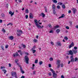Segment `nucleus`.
<instances>
[{"instance_id":"nucleus-1","label":"nucleus","mask_w":78,"mask_h":78,"mask_svg":"<svg viewBox=\"0 0 78 78\" xmlns=\"http://www.w3.org/2000/svg\"><path fill=\"white\" fill-rule=\"evenodd\" d=\"M34 22L37 28H38L40 29L42 28H44V26H42L41 27V25L38 24V23H37L38 22V21H37V20H34Z\"/></svg>"},{"instance_id":"nucleus-2","label":"nucleus","mask_w":78,"mask_h":78,"mask_svg":"<svg viewBox=\"0 0 78 78\" xmlns=\"http://www.w3.org/2000/svg\"><path fill=\"white\" fill-rule=\"evenodd\" d=\"M50 70L53 73V76L54 78H56V76H57V74L55 73V72L54 70H53V69H51Z\"/></svg>"},{"instance_id":"nucleus-3","label":"nucleus","mask_w":78,"mask_h":78,"mask_svg":"<svg viewBox=\"0 0 78 78\" xmlns=\"http://www.w3.org/2000/svg\"><path fill=\"white\" fill-rule=\"evenodd\" d=\"M25 60L26 61V63L27 64H28V61H29V58L28 57V56H25L24 57Z\"/></svg>"},{"instance_id":"nucleus-4","label":"nucleus","mask_w":78,"mask_h":78,"mask_svg":"<svg viewBox=\"0 0 78 78\" xmlns=\"http://www.w3.org/2000/svg\"><path fill=\"white\" fill-rule=\"evenodd\" d=\"M60 63H61V61L57 60L56 64L57 66H58L57 67V68H59L60 67Z\"/></svg>"},{"instance_id":"nucleus-5","label":"nucleus","mask_w":78,"mask_h":78,"mask_svg":"<svg viewBox=\"0 0 78 78\" xmlns=\"http://www.w3.org/2000/svg\"><path fill=\"white\" fill-rule=\"evenodd\" d=\"M73 55H71L70 57V58L71 59L70 62H74L75 61V58L73 57Z\"/></svg>"},{"instance_id":"nucleus-6","label":"nucleus","mask_w":78,"mask_h":78,"mask_svg":"<svg viewBox=\"0 0 78 78\" xmlns=\"http://www.w3.org/2000/svg\"><path fill=\"white\" fill-rule=\"evenodd\" d=\"M13 56L14 58H16V56H19V54H18V53H17V52H16V53L13 54Z\"/></svg>"},{"instance_id":"nucleus-7","label":"nucleus","mask_w":78,"mask_h":78,"mask_svg":"<svg viewBox=\"0 0 78 78\" xmlns=\"http://www.w3.org/2000/svg\"><path fill=\"white\" fill-rule=\"evenodd\" d=\"M20 69L21 70V72L23 74V73H25V72L24 71H23V69H22V67L21 66H20Z\"/></svg>"},{"instance_id":"nucleus-8","label":"nucleus","mask_w":78,"mask_h":78,"mask_svg":"<svg viewBox=\"0 0 78 78\" xmlns=\"http://www.w3.org/2000/svg\"><path fill=\"white\" fill-rule=\"evenodd\" d=\"M74 46V44H73V42H72L71 44L69 45V48H70L72 47H73Z\"/></svg>"},{"instance_id":"nucleus-9","label":"nucleus","mask_w":78,"mask_h":78,"mask_svg":"<svg viewBox=\"0 0 78 78\" xmlns=\"http://www.w3.org/2000/svg\"><path fill=\"white\" fill-rule=\"evenodd\" d=\"M69 55H71V56H73V51H72V50H70L69 51Z\"/></svg>"},{"instance_id":"nucleus-10","label":"nucleus","mask_w":78,"mask_h":78,"mask_svg":"<svg viewBox=\"0 0 78 78\" xmlns=\"http://www.w3.org/2000/svg\"><path fill=\"white\" fill-rule=\"evenodd\" d=\"M17 31L18 33H19V34H22V33H23V32H22V31L20 30H17Z\"/></svg>"},{"instance_id":"nucleus-11","label":"nucleus","mask_w":78,"mask_h":78,"mask_svg":"<svg viewBox=\"0 0 78 78\" xmlns=\"http://www.w3.org/2000/svg\"><path fill=\"white\" fill-rule=\"evenodd\" d=\"M11 75L12 76H14L17 75V73H16V72H14L13 73H12Z\"/></svg>"},{"instance_id":"nucleus-12","label":"nucleus","mask_w":78,"mask_h":78,"mask_svg":"<svg viewBox=\"0 0 78 78\" xmlns=\"http://www.w3.org/2000/svg\"><path fill=\"white\" fill-rule=\"evenodd\" d=\"M29 17L30 19H32V18H33V14H32V13H30V14Z\"/></svg>"},{"instance_id":"nucleus-13","label":"nucleus","mask_w":78,"mask_h":78,"mask_svg":"<svg viewBox=\"0 0 78 78\" xmlns=\"http://www.w3.org/2000/svg\"><path fill=\"white\" fill-rule=\"evenodd\" d=\"M9 39L10 40H13L14 39V37L13 36H11L9 37Z\"/></svg>"},{"instance_id":"nucleus-14","label":"nucleus","mask_w":78,"mask_h":78,"mask_svg":"<svg viewBox=\"0 0 78 78\" xmlns=\"http://www.w3.org/2000/svg\"><path fill=\"white\" fill-rule=\"evenodd\" d=\"M72 51H73L75 54L77 53V50H76L73 49L72 50Z\"/></svg>"},{"instance_id":"nucleus-15","label":"nucleus","mask_w":78,"mask_h":78,"mask_svg":"<svg viewBox=\"0 0 78 78\" xmlns=\"http://www.w3.org/2000/svg\"><path fill=\"white\" fill-rule=\"evenodd\" d=\"M73 12L74 14H75V12H76V9H75L73 8L72 9Z\"/></svg>"},{"instance_id":"nucleus-16","label":"nucleus","mask_w":78,"mask_h":78,"mask_svg":"<svg viewBox=\"0 0 78 78\" xmlns=\"http://www.w3.org/2000/svg\"><path fill=\"white\" fill-rule=\"evenodd\" d=\"M40 16H42V17H45V15L44 13H41L40 14Z\"/></svg>"},{"instance_id":"nucleus-17","label":"nucleus","mask_w":78,"mask_h":78,"mask_svg":"<svg viewBox=\"0 0 78 78\" xmlns=\"http://www.w3.org/2000/svg\"><path fill=\"white\" fill-rule=\"evenodd\" d=\"M52 9L53 10H56V8H55V5H52Z\"/></svg>"},{"instance_id":"nucleus-18","label":"nucleus","mask_w":78,"mask_h":78,"mask_svg":"<svg viewBox=\"0 0 78 78\" xmlns=\"http://www.w3.org/2000/svg\"><path fill=\"white\" fill-rule=\"evenodd\" d=\"M65 17V15H64V14H62L61 16H60L58 19H61V18H63V17Z\"/></svg>"},{"instance_id":"nucleus-19","label":"nucleus","mask_w":78,"mask_h":78,"mask_svg":"<svg viewBox=\"0 0 78 78\" xmlns=\"http://www.w3.org/2000/svg\"><path fill=\"white\" fill-rule=\"evenodd\" d=\"M56 32L57 33V34H58L60 32V30H59V29H58L57 30H56Z\"/></svg>"},{"instance_id":"nucleus-20","label":"nucleus","mask_w":78,"mask_h":78,"mask_svg":"<svg viewBox=\"0 0 78 78\" xmlns=\"http://www.w3.org/2000/svg\"><path fill=\"white\" fill-rule=\"evenodd\" d=\"M59 26L58 25L56 26H54V29H56V28H59Z\"/></svg>"},{"instance_id":"nucleus-21","label":"nucleus","mask_w":78,"mask_h":78,"mask_svg":"<svg viewBox=\"0 0 78 78\" xmlns=\"http://www.w3.org/2000/svg\"><path fill=\"white\" fill-rule=\"evenodd\" d=\"M2 71L3 72H4V73L5 74L6 72H7V71H6V70L5 69H3L2 70Z\"/></svg>"},{"instance_id":"nucleus-22","label":"nucleus","mask_w":78,"mask_h":78,"mask_svg":"<svg viewBox=\"0 0 78 78\" xmlns=\"http://www.w3.org/2000/svg\"><path fill=\"white\" fill-rule=\"evenodd\" d=\"M57 45H58V46H61V43L60 42H58L57 43Z\"/></svg>"},{"instance_id":"nucleus-23","label":"nucleus","mask_w":78,"mask_h":78,"mask_svg":"<svg viewBox=\"0 0 78 78\" xmlns=\"http://www.w3.org/2000/svg\"><path fill=\"white\" fill-rule=\"evenodd\" d=\"M52 1L53 3H58V1L56 0H52Z\"/></svg>"},{"instance_id":"nucleus-24","label":"nucleus","mask_w":78,"mask_h":78,"mask_svg":"<svg viewBox=\"0 0 78 78\" xmlns=\"http://www.w3.org/2000/svg\"><path fill=\"white\" fill-rule=\"evenodd\" d=\"M26 13V14H28L29 12V11H28V9H27L25 10Z\"/></svg>"},{"instance_id":"nucleus-25","label":"nucleus","mask_w":78,"mask_h":78,"mask_svg":"<svg viewBox=\"0 0 78 78\" xmlns=\"http://www.w3.org/2000/svg\"><path fill=\"white\" fill-rule=\"evenodd\" d=\"M18 52H19L20 53L21 55H22V52H21V50H18Z\"/></svg>"},{"instance_id":"nucleus-26","label":"nucleus","mask_w":78,"mask_h":78,"mask_svg":"<svg viewBox=\"0 0 78 78\" xmlns=\"http://www.w3.org/2000/svg\"><path fill=\"white\" fill-rule=\"evenodd\" d=\"M62 7L63 9H65L66 8V6L65 5L63 4L62 6Z\"/></svg>"},{"instance_id":"nucleus-27","label":"nucleus","mask_w":78,"mask_h":78,"mask_svg":"<svg viewBox=\"0 0 78 78\" xmlns=\"http://www.w3.org/2000/svg\"><path fill=\"white\" fill-rule=\"evenodd\" d=\"M33 41H34V42H35V43H36V42H37V40L36 39H34L33 40Z\"/></svg>"},{"instance_id":"nucleus-28","label":"nucleus","mask_w":78,"mask_h":78,"mask_svg":"<svg viewBox=\"0 0 78 78\" xmlns=\"http://www.w3.org/2000/svg\"><path fill=\"white\" fill-rule=\"evenodd\" d=\"M62 4H63L61 2H59L58 3V5H60L61 6V5H62Z\"/></svg>"},{"instance_id":"nucleus-29","label":"nucleus","mask_w":78,"mask_h":78,"mask_svg":"<svg viewBox=\"0 0 78 78\" xmlns=\"http://www.w3.org/2000/svg\"><path fill=\"white\" fill-rule=\"evenodd\" d=\"M1 17H5V14H3V13H2L1 14Z\"/></svg>"},{"instance_id":"nucleus-30","label":"nucleus","mask_w":78,"mask_h":78,"mask_svg":"<svg viewBox=\"0 0 78 78\" xmlns=\"http://www.w3.org/2000/svg\"><path fill=\"white\" fill-rule=\"evenodd\" d=\"M11 25L12 26V25H13V24L12 23H9L8 24H7V26H8V25Z\"/></svg>"},{"instance_id":"nucleus-31","label":"nucleus","mask_w":78,"mask_h":78,"mask_svg":"<svg viewBox=\"0 0 78 78\" xmlns=\"http://www.w3.org/2000/svg\"><path fill=\"white\" fill-rule=\"evenodd\" d=\"M43 63V62L42 61H41L39 62V64L40 65H42V64Z\"/></svg>"},{"instance_id":"nucleus-32","label":"nucleus","mask_w":78,"mask_h":78,"mask_svg":"<svg viewBox=\"0 0 78 78\" xmlns=\"http://www.w3.org/2000/svg\"><path fill=\"white\" fill-rule=\"evenodd\" d=\"M64 39H65V40H66V41H67V40H68V39H69V38H67V37H65L64 38Z\"/></svg>"},{"instance_id":"nucleus-33","label":"nucleus","mask_w":78,"mask_h":78,"mask_svg":"<svg viewBox=\"0 0 78 78\" xmlns=\"http://www.w3.org/2000/svg\"><path fill=\"white\" fill-rule=\"evenodd\" d=\"M32 50V52L33 53H34L36 52V50Z\"/></svg>"},{"instance_id":"nucleus-34","label":"nucleus","mask_w":78,"mask_h":78,"mask_svg":"<svg viewBox=\"0 0 78 78\" xmlns=\"http://www.w3.org/2000/svg\"><path fill=\"white\" fill-rule=\"evenodd\" d=\"M55 11H56V10H53V14H56Z\"/></svg>"},{"instance_id":"nucleus-35","label":"nucleus","mask_w":78,"mask_h":78,"mask_svg":"<svg viewBox=\"0 0 78 78\" xmlns=\"http://www.w3.org/2000/svg\"><path fill=\"white\" fill-rule=\"evenodd\" d=\"M1 48L2 50L4 51V47L2 46H1Z\"/></svg>"},{"instance_id":"nucleus-36","label":"nucleus","mask_w":78,"mask_h":78,"mask_svg":"<svg viewBox=\"0 0 78 78\" xmlns=\"http://www.w3.org/2000/svg\"><path fill=\"white\" fill-rule=\"evenodd\" d=\"M22 45L23 47L24 48H25V47H26V46H25V44H23Z\"/></svg>"},{"instance_id":"nucleus-37","label":"nucleus","mask_w":78,"mask_h":78,"mask_svg":"<svg viewBox=\"0 0 78 78\" xmlns=\"http://www.w3.org/2000/svg\"><path fill=\"white\" fill-rule=\"evenodd\" d=\"M77 60H78V58L76 57L75 58V60H74L75 62H76V61H77Z\"/></svg>"},{"instance_id":"nucleus-38","label":"nucleus","mask_w":78,"mask_h":78,"mask_svg":"<svg viewBox=\"0 0 78 78\" xmlns=\"http://www.w3.org/2000/svg\"><path fill=\"white\" fill-rule=\"evenodd\" d=\"M2 31H3V33H5V32H6L5 30V29H2Z\"/></svg>"},{"instance_id":"nucleus-39","label":"nucleus","mask_w":78,"mask_h":78,"mask_svg":"<svg viewBox=\"0 0 78 78\" xmlns=\"http://www.w3.org/2000/svg\"><path fill=\"white\" fill-rule=\"evenodd\" d=\"M38 62V60H36L35 61V63H37Z\"/></svg>"},{"instance_id":"nucleus-40","label":"nucleus","mask_w":78,"mask_h":78,"mask_svg":"<svg viewBox=\"0 0 78 78\" xmlns=\"http://www.w3.org/2000/svg\"><path fill=\"white\" fill-rule=\"evenodd\" d=\"M8 47H9V45H5V48H8Z\"/></svg>"},{"instance_id":"nucleus-41","label":"nucleus","mask_w":78,"mask_h":78,"mask_svg":"<svg viewBox=\"0 0 78 78\" xmlns=\"http://www.w3.org/2000/svg\"><path fill=\"white\" fill-rule=\"evenodd\" d=\"M57 8L58 9H60V5H57Z\"/></svg>"},{"instance_id":"nucleus-42","label":"nucleus","mask_w":78,"mask_h":78,"mask_svg":"<svg viewBox=\"0 0 78 78\" xmlns=\"http://www.w3.org/2000/svg\"><path fill=\"white\" fill-rule=\"evenodd\" d=\"M36 48V46H34L33 48L32 49V50H33V49H35Z\"/></svg>"},{"instance_id":"nucleus-43","label":"nucleus","mask_w":78,"mask_h":78,"mask_svg":"<svg viewBox=\"0 0 78 78\" xmlns=\"http://www.w3.org/2000/svg\"><path fill=\"white\" fill-rule=\"evenodd\" d=\"M49 60L51 61H53V58H50Z\"/></svg>"},{"instance_id":"nucleus-44","label":"nucleus","mask_w":78,"mask_h":78,"mask_svg":"<svg viewBox=\"0 0 78 78\" xmlns=\"http://www.w3.org/2000/svg\"><path fill=\"white\" fill-rule=\"evenodd\" d=\"M51 45H54V43H53V42L51 41Z\"/></svg>"},{"instance_id":"nucleus-45","label":"nucleus","mask_w":78,"mask_h":78,"mask_svg":"<svg viewBox=\"0 0 78 78\" xmlns=\"http://www.w3.org/2000/svg\"><path fill=\"white\" fill-rule=\"evenodd\" d=\"M36 71H34L33 72V74L34 75H35L36 74Z\"/></svg>"},{"instance_id":"nucleus-46","label":"nucleus","mask_w":78,"mask_h":78,"mask_svg":"<svg viewBox=\"0 0 78 78\" xmlns=\"http://www.w3.org/2000/svg\"><path fill=\"white\" fill-rule=\"evenodd\" d=\"M26 19H28V15H26Z\"/></svg>"},{"instance_id":"nucleus-47","label":"nucleus","mask_w":78,"mask_h":78,"mask_svg":"<svg viewBox=\"0 0 78 78\" xmlns=\"http://www.w3.org/2000/svg\"><path fill=\"white\" fill-rule=\"evenodd\" d=\"M74 48L75 50H77V48L76 47H74Z\"/></svg>"},{"instance_id":"nucleus-48","label":"nucleus","mask_w":78,"mask_h":78,"mask_svg":"<svg viewBox=\"0 0 78 78\" xmlns=\"http://www.w3.org/2000/svg\"><path fill=\"white\" fill-rule=\"evenodd\" d=\"M14 12H12V13H11V16H13V15H14Z\"/></svg>"},{"instance_id":"nucleus-49","label":"nucleus","mask_w":78,"mask_h":78,"mask_svg":"<svg viewBox=\"0 0 78 78\" xmlns=\"http://www.w3.org/2000/svg\"><path fill=\"white\" fill-rule=\"evenodd\" d=\"M49 26L50 28H52V26H51V25L50 24H49Z\"/></svg>"},{"instance_id":"nucleus-50","label":"nucleus","mask_w":78,"mask_h":78,"mask_svg":"<svg viewBox=\"0 0 78 78\" xmlns=\"http://www.w3.org/2000/svg\"><path fill=\"white\" fill-rule=\"evenodd\" d=\"M71 12H71V10H70L69 11H68L69 14H70V13H71Z\"/></svg>"},{"instance_id":"nucleus-51","label":"nucleus","mask_w":78,"mask_h":78,"mask_svg":"<svg viewBox=\"0 0 78 78\" xmlns=\"http://www.w3.org/2000/svg\"><path fill=\"white\" fill-rule=\"evenodd\" d=\"M66 29H67V30H69V27H68V26H66Z\"/></svg>"},{"instance_id":"nucleus-52","label":"nucleus","mask_w":78,"mask_h":78,"mask_svg":"<svg viewBox=\"0 0 78 78\" xmlns=\"http://www.w3.org/2000/svg\"><path fill=\"white\" fill-rule=\"evenodd\" d=\"M9 14H12V11H10L9 12Z\"/></svg>"},{"instance_id":"nucleus-53","label":"nucleus","mask_w":78,"mask_h":78,"mask_svg":"<svg viewBox=\"0 0 78 78\" xmlns=\"http://www.w3.org/2000/svg\"><path fill=\"white\" fill-rule=\"evenodd\" d=\"M49 33H53V30H50L49 32Z\"/></svg>"},{"instance_id":"nucleus-54","label":"nucleus","mask_w":78,"mask_h":78,"mask_svg":"<svg viewBox=\"0 0 78 78\" xmlns=\"http://www.w3.org/2000/svg\"><path fill=\"white\" fill-rule=\"evenodd\" d=\"M61 78H64V76L63 75H62L61 76Z\"/></svg>"},{"instance_id":"nucleus-55","label":"nucleus","mask_w":78,"mask_h":78,"mask_svg":"<svg viewBox=\"0 0 78 78\" xmlns=\"http://www.w3.org/2000/svg\"><path fill=\"white\" fill-rule=\"evenodd\" d=\"M9 67H11V64L10 63H9Z\"/></svg>"},{"instance_id":"nucleus-56","label":"nucleus","mask_w":78,"mask_h":78,"mask_svg":"<svg viewBox=\"0 0 78 78\" xmlns=\"http://www.w3.org/2000/svg\"><path fill=\"white\" fill-rule=\"evenodd\" d=\"M25 54H26V55H29V54H28V52H26V53H25Z\"/></svg>"},{"instance_id":"nucleus-57","label":"nucleus","mask_w":78,"mask_h":78,"mask_svg":"<svg viewBox=\"0 0 78 78\" xmlns=\"http://www.w3.org/2000/svg\"><path fill=\"white\" fill-rule=\"evenodd\" d=\"M49 76H51V73H49Z\"/></svg>"},{"instance_id":"nucleus-58","label":"nucleus","mask_w":78,"mask_h":78,"mask_svg":"<svg viewBox=\"0 0 78 78\" xmlns=\"http://www.w3.org/2000/svg\"><path fill=\"white\" fill-rule=\"evenodd\" d=\"M61 67H62L63 66V64H61Z\"/></svg>"},{"instance_id":"nucleus-59","label":"nucleus","mask_w":78,"mask_h":78,"mask_svg":"<svg viewBox=\"0 0 78 78\" xmlns=\"http://www.w3.org/2000/svg\"><path fill=\"white\" fill-rule=\"evenodd\" d=\"M51 67V64H49V67Z\"/></svg>"},{"instance_id":"nucleus-60","label":"nucleus","mask_w":78,"mask_h":78,"mask_svg":"<svg viewBox=\"0 0 78 78\" xmlns=\"http://www.w3.org/2000/svg\"><path fill=\"white\" fill-rule=\"evenodd\" d=\"M20 34H17V36H20Z\"/></svg>"},{"instance_id":"nucleus-61","label":"nucleus","mask_w":78,"mask_h":78,"mask_svg":"<svg viewBox=\"0 0 78 78\" xmlns=\"http://www.w3.org/2000/svg\"><path fill=\"white\" fill-rule=\"evenodd\" d=\"M21 78H25V76H22L21 77Z\"/></svg>"},{"instance_id":"nucleus-62","label":"nucleus","mask_w":78,"mask_h":78,"mask_svg":"<svg viewBox=\"0 0 78 78\" xmlns=\"http://www.w3.org/2000/svg\"><path fill=\"white\" fill-rule=\"evenodd\" d=\"M14 76L15 77V78H18V77H17V75Z\"/></svg>"},{"instance_id":"nucleus-63","label":"nucleus","mask_w":78,"mask_h":78,"mask_svg":"<svg viewBox=\"0 0 78 78\" xmlns=\"http://www.w3.org/2000/svg\"><path fill=\"white\" fill-rule=\"evenodd\" d=\"M2 23V20H0V23Z\"/></svg>"},{"instance_id":"nucleus-64","label":"nucleus","mask_w":78,"mask_h":78,"mask_svg":"<svg viewBox=\"0 0 78 78\" xmlns=\"http://www.w3.org/2000/svg\"><path fill=\"white\" fill-rule=\"evenodd\" d=\"M76 28H78V25H76Z\"/></svg>"}]
</instances>
